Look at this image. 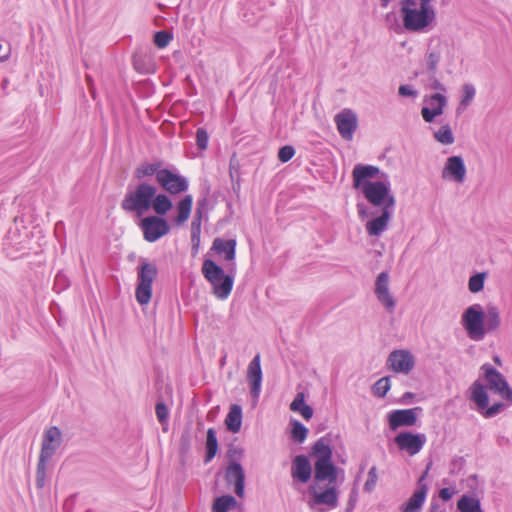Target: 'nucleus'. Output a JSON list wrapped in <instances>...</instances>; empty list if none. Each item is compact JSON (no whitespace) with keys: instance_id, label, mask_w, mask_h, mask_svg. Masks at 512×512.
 Returning <instances> with one entry per match:
<instances>
[{"instance_id":"obj_1","label":"nucleus","mask_w":512,"mask_h":512,"mask_svg":"<svg viewBox=\"0 0 512 512\" xmlns=\"http://www.w3.org/2000/svg\"><path fill=\"white\" fill-rule=\"evenodd\" d=\"M433 0H401L400 25L393 13L386 15L389 28L396 33L402 28L413 33H427L432 30L436 21V12L432 5Z\"/></svg>"},{"instance_id":"obj_2","label":"nucleus","mask_w":512,"mask_h":512,"mask_svg":"<svg viewBox=\"0 0 512 512\" xmlns=\"http://www.w3.org/2000/svg\"><path fill=\"white\" fill-rule=\"evenodd\" d=\"M461 325L471 340L482 341L501 326L500 310L492 304L487 305L486 310L479 303L472 304L462 313Z\"/></svg>"},{"instance_id":"obj_3","label":"nucleus","mask_w":512,"mask_h":512,"mask_svg":"<svg viewBox=\"0 0 512 512\" xmlns=\"http://www.w3.org/2000/svg\"><path fill=\"white\" fill-rule=\"evenodd\" d=\"M201 271L210 283L213 295L219 300H226L233 289L234 277L226 274L223 268L211 259L204 260Z\"/></svg>"},{"instance_id":"obj_4","label":"nucleus","mask_w":512,"mask_h":512,"mask_svg":"<svg viewBox=\"0 0 512 512\" xmlns=\"http://www.w3.org/2000/svg\"><path fill=\"white\" fill-rule=\"evenodd\" d=\"M157 188L146 182L139 183L133 190L127 191L121 201V208L129 213L141 216L151 208Z\"/></svg>"},{"instance_id":"obj_5","label":"nucleus","mask_w":512,"mask_h":512,"mask_svg":"<svg viewBox=\"0 0 512 512\" xmlns=\"http://www.w3.org/2000/svg\"><path fill=\"white\" fill-rule=\"evenodd\" d=\"M158 275L155 264L143 261L137 268L135 298L140 305H147L152 297V284Z\"/></svg>"},{"instance_id":"obj_6","label":"nucleus","mask_w":512,"mask_h":512,"mask_svg":"<svg viewBox=\"0 0 512 512\" xmlns=\"http://www.w3.org/2000/svg\"><path fill=\"white\" fill-rule=\"evenodd\" d=\"M309 508L316 512H327L338 505V492L334 485H330L325 490H320L319 484L311 483L309 488Z\"/></svg>"},{"instance_id":"obj_7","label":"nucleus","mask_w":512,"mask_h":512,"mask_svg":"<svg viewBox=\"0 0 512 512\" xmlns=\"http://www.w3.org/2000/svg\"><path fill=\"white\" fill-rule=\"evenodd\" d=\"M361 191L366 200L373 206L380 207L381 209H394L396 201L390 191L389 181L380 180L367 183Z\"/></svg>"},{"instance_id":"obj_8","label":"nucleus","mask_w":512,"mask_h":512,"mask_svg":"<svg viewBox=\"0 0 512 512\" xmlns=\"http://www.w3.org/2000/svg\"><path fill=\"white\" fill-rule=\"evenodd\" d=\"M481 369L484 371L487 388L498 394L502 399L512 404V388L504 376L495 369L491 364H484Z\"/></svg>"},{"instance_id":"obj_9","label":"nucleus","mask_w":512,"mask_h":512,"mask_svg":"<svg viewBox=\"0 0 512 512\" xmlns=\"http://www.w3.org/2000/svg\"><path fill=\"white\" fill-rule=\"evenodd\" d=\"M139 227L143 233L144 240L149 243L158 241L170 231L167 220L157 215L143 218L139 223Z\"/></svg>"},{"instance_id":"obj_10","label":"nucleus","mask_w":512,"mask_h":512,"mask_svg":"<svg viewBox=\"0 0 512 512\" xmlns=\"http://www.w3.org/2000/svg\"><path fill=\"white\" fill-rule=\"evenodd\" d=\"M157 183L171 195L186 192L189 188V182L186 177L169 169H162L158 173Z\"/></svg>"},{"instance_id":"obj_11","label":"nucleus","mask_w":512,"mask_h":512,"mask_svg":"<svg viewBox=\"0 0 512 512\" xmlns=\"http://www.w3.org/2000/svg\"><path fill=\"white\" fill-rule=\"evenodd\" d=\"M424 105L421 108V116L426 123H432L436 117L444 113L448 100L443 93H434L424 97Z\"/></svg>"},{"instance_id":"obj_12","label":"nucleus","mask_w":512,"mask_h":512,"mask_svg":"<svg viewBox=\"0 0 512 512\" xmlns=\"http://www.w3.org/2000/svg\"><path fill=\"white\" fill-rule=\"evenodd\" d=\"M334 122L338 133L344 140L350 141L353 139L358 127V118L353 110L349 108L341 110L334 116Z\"/></svg>"},{"instance_id":"obj_13","label":"nucleus","mask_w":512,"mask_h":512,"mask_svg":"<svg viewBox=\"0 0 512 512\" xmlns=\"http://www.w3.org/2000/svg\"><path fill=\"white\" fill-rule=\"evenodd\" d=\"M386 365L390 370L396 373L407 375L415 366V357L408 350H394L389 354Z\"/></svg>"},{"instance_id":"obj_14","label":"nucleus","mask_w":512,"mask_h":512,"mask_svg":"<svg viewBox=\"0 0 512 512\" xmlns=\"http://www.w3.org/2000/svg\"><path fill=\"white\" fill-rule=\"evenodd\" d=\"M247 380L250 386V395L255 406L261 394L263 373L261 369V358L256 354L247 367Z\"/></svg>"},{"instance_id":"obj_15","label":"nucleus","mask_w":512,"mask_h":512,"mask_svg":"<svg viewBox=\"0 0 512 512\" xmlns=\"http://www.w3.org/2000/svg\"><path fill=\"white\" fill-rule=\"evenodd\" d=\"M394 441L401 451H405L409 455L414 456L422 450L427 438L423 433L414 434L411 432H401L396 435Z\"/></svg>"},{"instance_id":"obj_16","label":"nucleus","mask_w":512,"mask_h":512,"mask_svg":"<svg viewBox=\"0 0 512 512\" xmlns=\"http://www.w3.org/2000/svg\"><path fill=\"white\" fill-rule=\"evenodd\" d=\"M467 169L461 156H450L446 159L442 169V178L457 184H462L466 179Z\"/></svg>"},{"instance_id":"obj_17","label":"nucleus","mask_w":512,"mask_h":512,"mask_svg":"<svg viewBox=\"0 0 512 512\" xmlns=\"http://www.w3.org/2000/svg\"><path fill=\"white\" fill-rule=\"evenodd\" d=\"M389 274L386 271L381 272L375 281L374 293L377 300L384 306V308L392 313L396 307V300L389 290Z\"/></svg>"},{"instance_id":"obj_18","label":"nucleus","mask_w":512,"mask_h":512,"mask_svg":"<svg viewBox=\"0 0 512 512\" xmlns=\"http://www.w3.org/2000/svg\"><path fill=\"white\" fill-rule=\"evenodd\" d=\"M422 411L421 407L411 409H397L388 414V423L391 430L399 427L414 426L418 419V413Z\"/></svg>"},{"instance_id":"obj_19","label":"nucleus","mask_w":512,"mask_h":512,"mask_svg":"<svg viewBox=\"0 0 512 512\" xmlns=\"http://www.w3.org/2000/svg\"><path fill=\"white\" fill-rule=\"evenodd\" d=\"M62 442V433L56 426H51L45 430L42 438L41 451L39 457L51 460Z\"/></svg>"},{"instance_id":"obj_20","label":"nucleus","mask_w":512,"mask_h":512,"mask_svg":"<svg viewBox=\"0 0 512 512\" xmlns=\"http://www.w3.org/2000/svg\"><path fill=\"white\" fill-rule=\"evenodd\" d=\"M380 174L381 171L377 166L357 164L352 170L353 187L361 190L367 183H373L372 179L379 178Z\"/></svg>"},{"instance_id":"obj_21","label":"nucleus","mask_w":512,"mask_h":512,"mask_svg":"<svg viewBox=\"0 0 512 512\" xmlns=\"http://www.w3.org/2000/svg\"><path fill=\"white\" fill-rule=\"evenodd\" d=\"M225 480L228 485L234 484V491L237 496L243 497L245 487V472L239 462H229L225 470Z\"/></svg>"},{"instance_id":"obj_22","label":"nucleus","mask_w":512,"mask_h":512,"mask_svg":"<svg viewBox=\"0 0 512 512\" xmlns=\"http://www.w3.org/2000/svg\"><path fill=\"white\" fill-rule=\"evenodd\" d=\"M211 251H214L216 254L221 255L224 254V259L230 263V272H233L235 270V256H236V240L235 239H222V238H215Z\"/></svg>"},{"instance_id":"obj_23","label":"nucleus","mask_w":512,"mask_h":512,"mask_svg":"<svg viewBox=\"0 0 512 512\" xmlns=\"http://www.w3.org/2000/svg\"><path fill=\"white\" fill-rule=\"evenodd\" d=\"M393 216V209H381V214L365 224L366 232L369 236L379 237L388 228L389 221Z\"/></svg>"},{"instance_id":"obj_24","label":"nucleus","mask_w":512,"mask_h":512,"mask_svg":"<svg viewBox=\"0 0 512 512\" xmlns=\"http://www.w3.org/2000/svg\"><path fill=\"white\" fill-rule=\"evenodd\" d=\"M312 467L305 455H297L292 461L291 476L294 481L307 483L311 478Z\"/></svg>"},{"instance_id":"obj_25","label":"nucleus","mask_w":512,"mask_h":512,"mask_svg":"<svg viewBox=\"0 0 512 512\" xmlns=\"http://www.w3.org/2000/svg\"><path fill=\"white\" fill-rule=\"evenodd\" d=\"M337 480V468L332 460L314 463V481L319 484L322 481H328L333 485Z\"/></svg>"},{"instance_id":"obj_26","label":"nucleus","mask_w":512,"mask_h":512,"mask_svg":"<svg viewBox=\"0 0 512 512\" xmlns=\"http://www.w3.org/2000/svg\"><path fill=\"white\" fill-rule=\"evenodd\" d=\"M470 400L475 403L477 410L481 413L489 405L487 388L478 380L473 382L469 388Z\"/></svg>"},{"instance_id":"obj_27","label":"nucleus","mask_w":512,"mask_h":512,"mask_svg":"<svg viewBox=\"0 0 512 512\" xmlns=\"http://www.w3.org/2000/svg\"><path fill=\"white\" fill-rule=\"evenodd\" d=\"M428 488L416 489L411 497L400 506L401 512H421L427 498Z\"/></svg>"},{"instance_id":"obj_28","label":"nucleus","mask_w":512,"mask_h":512,"mask_svg":"<svg viewBox=\"0 0 512 512\" xmlns=\"http://www.w3.org/2000/svg\"><path fill=\"white\" fill-rule=\"evenodd\" d=\"M310 455L316 458L315 462L332 460V449L330 439L327 437L319 438L312 446Z\"/></svg>"},{"instance_id":"obj_29","label":"nucleus","mask_w":512,"mask_h":512,"mask_svg":"<svg viewBox=\"0 0 512 512\" xmlns=\"http://www.w3.org/2000/svg\"><path fill=\"white\" fill-rule=\"evenodd\" d=\"M193 206V196L190 194L185 195L176 206L177 215L174 218V223L177 226L183 225L190 217Z\"/></svg>"},{"instance_id":"obj_30","label":"nucleus","mask_w":512,"mask_h":512,"mask_svg":"<svg viewBox=\"0 0 512 512\" xmlns=\"http://www.w3.org/2000/svg\"><path fill=\"white\" fill-rule=\"evenodd\" d=\"M227 429L232 433H237L241 429L242 425V408L241 406L234 404L231 406L228 415L225 419Z\"/></svg>"},{"instance_id":"obj_31","label":"nucleus","mask_w":512,"mask_h":512,"mask_svg":"<svg viewBox=\"0 0 512 512\" xmlns=\"http://www.w3.org/2000/svg\"><path fill=\"white\" fill-rule=\"evenodd\" d=\"M173 207V203L171 199L163 193L156 194L151 201V208L155 211L157 215H165L171 208Z\"/></svg>"},{"instance_id":"obj_32","label":"nucleus","mask_w":512,"mask_h":512,"mask_svg":"<svg viewBox=\"0 0 512 512\" xmlns=\"http://www.w3.org/2000/svg\"><path fill=\"white\" fill-rule=\"evenodd\" d=\"M476 95V89L473 84L466 83L462 86V97L456 108L457 115L462 114L471 104Z\"/></svg>"},{"instance_id":"obj_33","label":"nucleus","mask_w":512,"mask_h":512,"mask_svg":"<svg viewBox=\"0 0 512 512\" xmlns=\"http://www.w3.org/2000/svg\"><path fill=\"white\" fill-rule=\"evenodd\" d=\"M290 409L295 412H299L302 417L306 420H309L313 416V409L305 404L304 401V394L302 392H299L292 403L290 404Z\"/></svg>"},{"instance_id":"obj_34","label":"nucleus","mask_w":512,"mask_h":512,"mask_svg":"<svg viewBox=\"0 0 512 512\" xmlns=\"http://www.w3.org/2000/svg\"><path fill=\"white\" fill-rule=\"evenodd\" d=\"M238 505L237 500L232 495H223L214 500L212 511L213 512H228L235 509Z\"/></svg>"},{"instance_id":"obj_35","label":"nucleus","mask_w":512,"mask_h":512,"mask_svg":"<svg viewBox=\"0 0 512 512\" xmlns=\"http://www.w3.org/2000/svg\"><path fill=\"white\" fill-rule=\"evenodd\" d=\"M460 512H483L480 501L474 497L463 495L457 503Z\"/></svg>"},{"instance_id":"obj_36","label":"nucleus","mask_w":512,"mask_h":512,"mask_svg":"<svg viewBox=\"0 0 512 512\" xmlns=\"http://www.w3.org/2000/svg\"><path fill=\"white\" fill-rule=\"evenodd\" d=\"M161 162H154V163H142L139 165L135 170V177L137 179H142L148 176L152 175H158V173L162 170L161 169Z\"/></svg>"},{"instance_id":"obj_37","label":"nucleus","mask_w":512,"mask_h":512,"mask_svg":"<svg viewBox=\"0 0 512 512\" xmlns=\"http://www.w3.org/2000/svg\"><path fill=\"white\" fill-rule=\"evenodd\" d=\"M218 450V441L214 429L210 428L207 431L206 438V456L205 463L210 462L216 455Z\"/></svg>"},{"instance_id":"obj_38","label":"nucleus","mask_w":512,"mask_h":512,"mask_svg":"<svg viewBox=\"0 0 512 512\" xmlns=\"http://www.w3.org/2000/svg\"><path fill=\"white\" fill-rule=\"evenodd\" d=\"M433 136L437 142L443 145H451L455 141V137L449 124L442 125L434 132Z\"/></svg>"},{"instance_id":"obj_39","label":"nucleus","mask_w":512,"mask_h":512,"mask_svg":"<svg viewBox=\"0 0 512 512\" xmlns=\"http://www.w3.org/2000/svg\"><path fill=\"white\" fill-rule=\"evenodd\" d=\"M308 429L299 421L292 422L291 437L297 443H303L307 438Z\"/></svg>"},{"instance_id":"obj_40","label":"nucleus","mask_w":512,"mask_h":512,"mask_svg":"<svg viewBox=\"0 0 512 512\" xmlns=\"http://www.w3.org/2000/svg\"><path fill=\"white\" fill-rule=\"evenodd\" d=\"M486 274L477 273L469 278L468 289L471 293H478L483 290Z\"/></svg>"},{"instance_id":"obj_41","label":"nucleus","mask_w":512,"mask_h":512,"mask_svg":"<svg viewBox=\"0 0 512 512\" xmlns=\"http://www.w3.org/2000/svg\"><path fill=\"white\" fill-rule=\"evenodd\" d=\"M389 390H390V378L389 377L380 378L372 387L373 395H375L379 398L385 397Z\"/></svg>"},{"instance_id":"obj_42","label":"nucleus","mask_w":512,"mask_h":512,"mask_svg":"<svg viewBox=\"0 0 512 512\" xmlns=\"http://www.w3.org/2000/svg\"><path fill=\"white\" fill-rule=\"evenodd\" d=\"M204 205H205V199L202 201H199L197 204V208H196L195 214L193 216V220L191 222V232L201 233V224H202V217H203L202 207Z\"/></svg>"},{"instance_id":"obj_43","label":"nucleus","mask_w":512,"mask_h":512,"mask_svg":"<svg viewBox=\"0 0 512 512\" xmlns=\"http://www.w3.org/2000/svg\"><path fill=\"white\" fill-rule=\"evenodd\" d=\"M49 460L43 459L39 457L37 470H36V485L38 488H43L45 486L46 480V464Z\"/></svg>"},{"instance_id":"obj_44","label":"nucleus","mask_w":512,"mask_h":512,"mask_svg":"<svg viewBox=\"0 0 512 512\" xmlns=\"http://www.w3.org/2000/svg\"><path fill=\"white\" fill-rule=\"evenodd\" d=\"M173 39V35L165 30L157 31L154 35V44L162 49L167 47Z\"/></svg>"},{"instance_id":"obj_45","label":"nucleus","mask_w":512,"mask_h":512,"mask_svg":"<svg viewBox=\"0 0 512 512\" xmlns=\"http://www.w3.org/2000/svg\"><path fill=\"white\" fill-rule=\"evenodd\" d=\"M378 482V474L376 466H372L367 475V480L364 483V491L371 493L374 491Z\"/></svg>"},{"instance_id":"obj_46","label":"nucleus","mask_w":512,"mask_h":512,"mask_svg":"<svg viewBox=\"0 0 512 512\" xmlns=\"http://www.w3.org/2000/svg\"><path fill=\"white\" fill-rule=\"evenodd\" d=\"M209 141V134L205 128H198L196 131V145L200 150H206Z\"/></svg>"},{"instance_id":"obj_47","label":"nucleus","mask_w":512,"mask_h":512,"mask_svg":"<svg viewBox=\"0 0 512 512\" xmlns=\"http://www.w3.org/2000/svg\"><path fill=\"white\" fill-rule=\"evenodd\" d=\"M440 61V53L437 51H430L426 55V65L430 72L435 73Z\"/></svg>"},{"instance_id":"obj_48","label":"nucleus","mask_w":512,"mask_h":512,"mask_svg":"<svg viewBox=\"0 0 512 512\" xmlns=\"http://www.w3.org/2000/svg\"><path fill=\"white\" fill-rule=\"evenodd\" d=\"M295 154V149L290 146V145H286V146H283L279 149L278 151V159L283 162V163H286L288 162L289 160L292 159V157L294 156Z\"/></svg>"},{"instance_id":"obj_49","label":"nucleus","mask_w":512,"mask_h":512,"mask_svg":"<svg viewBox=\"0 0 512 512\" xmlns=\"http://www.w3.org/2000/svg\"><path fill=\"white\" fill-rule=\"evenodd\" d=\"M504 404L503 403H495L493 404L492 406H487L486 409H484L481 414L485 417V418H492L494 416H496L497 414H499L503 409H504Z\"/></svg>"},{"instance_id":"obj_50","label":"nucleus","mask_w":512,"mask_h":512,"mask_svg":"<svg viewBox=\"0 0 512 512\" xmlns=\"http://www.w3.org/2000/svg\"><path fill=\"white\" fill-rule=\"evenodd\" d=\"M155 413L160 423H164L168 419L169 411L163 402H158L155 407Z\"/></svg>"},{"instance_id":"obj_51","label":"nucleus","mask_w":512,"mask_h":512,"mask_svg":"<svg viewBox=\"0 0 512 512\" xmlns=\"http://www.w3.org/2000/svg\"><path fill=\"white\" fill-rule=\"evenodd\" d=\"M11 54V45L8 41L0 39V62L8 60Z\"/></svg>"},{"instance_id":"obj_52","label":"nucleus","mask_w":512,"mask_h":512,"mask_svg":"<svg viewBox=\"0 0 512 512\" xmlns=\"http://www.w3.org/2000/svg\"><path fill=\"white\" fill-rule=\"evenodd\" d=\"M398 93L402 97L416 98L418 96V91L415 90L411 85H401L398 89Z\"/></svg>"},{"instance_id":"obj_53","label":"nucleus","mask_w":512,"mask_h":512,"mask_svg":"<svg viewBox=\"0 0 512 512\" xmlns=\"http://www.w3.org/2000/svg\"><path fill=\"white\" fill-rule=\"evenodd\" d=\"M243 449L239 447H231L228 450V457L230 458V461H236L238 462L242 456H243Z\"/></svg>"},{"instance_id":"obj_54","label":"nucleus","mask_w":512,"mask_h":512,"mask_svg":"<svg viewBox=\"0 0 512 512\" xmlns=\"http://www.w3.org/2000/svg\"><path fill=\"white\" fill-rule=\"evenodd\" d=\"M357 497H358L357 490L353 489L349 495V499H348V503H347L345 512H353V510L356 506V503H357Z\"/></svg>"},{"instance_id":"obj_55","label":"nucleus","mask_w":512,"mask_h":512,"mask_svg":"<svg viewBox=\"0 0 512 512\" xmlns=\"http://www.w3.org/2000/svg\"><path fill=\"white\" fill-rule=\"evenodd\" d=\"M456 493V490L455 488H442L440 491H439V497L443 500V501H449L453 495Z\"/></svg>"},{"instance_id":"obj_56","label":"nucleus","mask_w":512,"mask_h":512,"mask_svg":"<svg viewBox=\"0 0 512 512\" xmlns=\"http://www.w3.org/2000/svg\"><path fill=\"white\" fill-rule=\"evenodd\" d=\"M430 467H431V463H429L425 469V471L422 473V475L420 476V478L418 479L417 481V488L420 489V488H428L427 484L425 483V479L429 473V470H430Z\"/></svg>"},{"instance_id":"obj_57","label":"nucleus","mask_w":512,"mask_h":512,"mask_svg":"<svg viewBox=\"0 0 512 512\" xmlns=\"http://www.w3.org/2000/svg\"><path fill=\"white\" fill-rule=\"evenodd\" d=\"M430 87L438 91L437 93H443L445 95L447 92L446 87L438 79H433L431 81Z\"/></svg>"},{"instance_id":"obj_58","label":"nucleus","mask_w":512,"mask_h":512,"mask_svg":"<svg viewBox=\"0 0 512 512\" xmlns=\"http://www.w3.org/2000/svg\"><path fill=\"white\" fill-rule=\"evenodd\" d=\"M62 284L63 287L67 286L68 283H67V280L65 278V276L61 275V274H57L56 277H55V284H54V287L57 288L58 285Z\"/></svg>"},{"instance_id":"obj_59","label":"nucleus","mask_w":512,"mask_h":512,"mask_svg":"<svg viewBox=\"0 0 512 512\" xmlns=\"http://www.w3.org/2000/svg\"><path fill=\"white\" fill-rule=\"evenodd\" d=\"M200 235L201 233H195L191 232V243L193 244H200Z\"/></svg>"},{"instance_id":"obj_60","label":"nucleus","mask_w":512,"mask_h":512,"mask_svg":"<svg viewBox=\"0 0 512 512\" xmlns=\"http://www.w3.org/2000/svg\"><path fill=\"white\" fill-rule=\"evenodd\" d=\"M414 394L412 392H406L401 397L402 403H407L409 399L413 398Z\"/></svg>"},{"instance_id":"obj_61","label":"nucleus","mask_w":512,"mask_h":512,"mask_svg":"<svg viewBox=\"0 0 512 512\" xmlns=\"http://www.w3.org/2000/svg\"><path fill=\"white\" fill-rule=\"evenodd\" d=\"M200 244H193L192 245V254L196 255L199 252Z\"/></svg>"},{"instance_id":"obj_62","label":"nucleus","mask_w":512,"mask_h":512,"mask_svg":"<svg viewBox=\"0 0 512 512\" xmlns=\"http://www.w3.org/2000/svg\"><path fill=\"white\" fill-rule=\"evenodd\" d=\"M381 1V7L382 8H387L389 3L392 1V0H380Z\"/></svg>"},{"instance_id":"obj_63","label":"nucleus","mask_w":512,"mask_h":512,"mask_svg":"<svg viewBox=\"0 0 512 512\" xmlns=\"http://www.w3.org/2000/svg\"><path fill=\"white\" fill-rule=\"evenodd\" d=\"M358 207H359V214H360V216H363V215H364V211H362V210L360 209V205H358Z\"/></svg>"},{"instance_id":"obj_64","label":"nucleus","mask_w":512,"mask_h":512,"mask_svg":"<svg viewBox=\"0 0 512 512\" xmlns=\"http://www.w3.org/2000/svg\"><path fill=\"white\" fill-rule=\"evenodd\" d=\"M225 361H226V357H223L222 360H221L222 364H224Z\"/></svg>"}]
</instances>
